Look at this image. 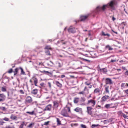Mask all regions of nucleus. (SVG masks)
Wrapping results in <instances>:
<instances>
[{"label":"nucleus","mask_w":128,"mask_h":128,"mask_svg":"<svg viewBox=\"0 0 128 128\" xmlns=\"http://www.w3.org/2000/svg\"><path fill=\"white\" fill-rule=\"evenodd\" d=\"M31 93L32 96L37 98H40L41 97V95L38 94V90L36 89L32 90L31 91Z\"/></svg>","instance_id":"obj_1"},{"label":"nucleus","mask_w":128,"mask_h":128,"mask_svg":"<svg viewBox=\"0 0 128 128\" xmlns=\"http://www.w3.org/2000/svg\"><path fill=\"white\" fill-rule=\"evenodd\" d=\"M96 101L94 100L91 99L88 101L87 104L88 105L92 107H94L96 105Z\"/></svg>","instance_id":"obj_2"},{"label":"nucleus","mask_w":128,"mask_h":128,"mask_svg":"<svg viewBox=\"0 0 128 128\" xmlns=\"http://www.w3.org/2000/svg\"><path fill=\"white\" fill-rule=\"evenodd\" d=\"M87 112L88 114L91 116H93V109L92 108V107L88 106L87 107Z\"/></svg>","instance_id":"obj_3"},{"label":"nucleus","mask_w":128,"mask_h":128,"mask_svg":"<svg viewBox=\"0 0 128 128\" xmlns=\"http://www.w3.org/2000/svg\"><path fill=\"white\" fill-rule=\"evenodd\" d=\"M118 0H114L112 1V10H116L118 6Z\"/></svg>","instance_id":"obj_4"},{"label":"nucleus","mask_w":128,"mask_h":128,"mask_svg":"<svg viewBox=\"0 0 128 128\" xmlns=\"http://www.w3.org/2000/svg\"><path fill=\"white\" fill-rule=\"evenodd\" d=\"M60 114L64 117H68L69 116V115L67 113V110L65 108L62 110Z\"/></svg>","instance_id":"obj_5"},{"label":"nucleus","mask_w":128,"mask_h":128,"mask_svg":"<svg viewBox=\"0 0 128 128\" xmlns=\"http://www.w3.org/2000/svg\"><path fill=\"white\" fill-rule=\"evenodd\" d=\"M88 17V16H80V20H78L77 21H74V22H76V24L80 21L82 22L84 21L87 19Z\"/></svg>","instance_id":"obj_6"},{"label":"nucleus","mask_w":128,"mask_h":128,"mask_svg":"<svg viewBox=\"0 0 128 128\" xmlns=\"http://www.w3.org/2000/svg\"><path fill=\"white\" fill-rule=\"evenodd\" d=\"M52 108V105L51 104H49L47 105L44 110V111H51Z\"/></svg>","instance_id":"obj_7"},{"label":"nucleus","mask_w":128,"mask_h":128,"mask_svg":"<svg viewBox=\"0 0 128 128\" xmlns=\"http://www.w3.org/2000/svg\"><path fill=\"white\" fill-rule=\"evenodd\" d=\"M68 32L69 33L74 34L76 32V29L75 28L70 27L68 29Z\"/></svg>","instance_id":"obj_8"},{"label":"nucleus","mask_w":128,"mask_h":128,"mask_svg":"<svg viewBox=\"0 0 128 128\" xmlns=\"http://www.w3.org/2000/svg\"><path fill=\"white\" fill-rule=\"evenodd\" d=\"M57 67L58 68H61L63 66V63L62 62L57 61L56 63Z\"/></svg>","instance_id":"obj_9"},{"label":"nucleus","mask_w":128,"mask_h":128,"mask_svg":"<svg viewBox=\"0 0 128 128\" xmlns=\"http://www.w3.org/2000/svg\"><path fill=\"white\" fill-rule=\"evenodd\" d=\"M6 98V96L3 94H0V102L4 101Z\"/></svg>","instance_id":"obj_10"},{"label":"nucleus","mask_w":128,"mask_h":128,"mask_svg":"<svg viewBox=\"0 0 128 128\" xmlns=\"http://www.w3.org/2000/svg\"><path fill=\"white\" fill-rule=\"evenodd\" d=\"M74 111L78 113H82V108L79 107H77L74 110Z\"/></svg>","instance_id":"obj_11"},{"label":"nucleus","mask_w":128,"mask_h":128,"mask_svg":"<svg viewBox=\"0 0 128 128\" xmlns=\"http://www.w3.org/2000/svg\"><path fill=\"white\" fill-rule=\"evenodd\" d=\"M109 97L108 96H103L102 98V102H105L109 98Z\"/></svg>","instance_id":"obj_12"},{"label":"nucleus","mask_w":128,"mask_h":128,"mask_svg":"<svg viewBox=\"0 0 128 128\" xmlns=\"http://www.w3.org/2000/svg\"><path fill=\"white\" fill-rule=\"evenodd\" d=\"M100 91L101 90L100 88H96L94 90V91L93 92V94H97L98 95H100Z\"/></svg>","instance_id":"obj_13"},{"label":"nucleus","mask_w":128,"mask_h":128,"mask_svg":"<svg viewBox=\"0 0 128 128\" xmlns=\"http://www.w3.org/2000/svg\"><path fill=\"white\" fill-rule=\"evenodd\" d=\"M26 102L28 103H30L32 101V98L30 96H28L26 99Z\"/></svg>","instance_id":"obj_14"},{"label":"nucleus","mask_w":128,"mask_h":128,"mask_svg":"<svg viewBox=\"0 0 128 128\" xmlns=\"http://www.w3.org/2000/svg\"><path fill=\"white\" fill-rule=\"evenodd\" d=\"M54 106L55 108L57 109L59 106V104L58 101H54Z\"/></svg>","instance_id":"obj_15"},{"label":"nucleus","mask_w":128,"mask_h":128,"mask_svg":"<svg viewBox=\"0 0 128 128\" xmlns=\"http://www.w3.org/2000/svg\"><path fill=\"white\" fill-rule=\"evenodd\" d=\"M106 84H112V80L111 79L109 78H107L106 79Z\"/></svg>","instance_id":"obj_16"},{"label":"nucleus","mask_w":128,"mask_h":128,"mask_svg":"<svg viewBox=\"0 0 128 128\" xmlns=\"http://www.w3.org/2000/svg\"><path fill=\"white\" fill-rule=\"evenodd\" d=\"M10 118L13 120H17L18 118L14 114H12L10 116Z\"/></svg>","instance_id":"obj_17"},{"label":"nucleus","mask_w":128,"mask_h":128,"mask_svg":"<svg viewBox=\"0 0 128 128\" xmlns=\"http://www.w3.org/2000/svg\"><path fill=\"white\" fill-rule=\"evenodd\" d=\"M32 79L34 81L35 86H38L37 84L38 82V79L36 77L33 78H32Z\"/></svg>","instance_id":"obj_18"},{"label":"nucleus","mask_w":128,"mask_h":128,"mask_svg":"<svg viewBox=\"0 0 128 128\" xmlns=\"http://www.w3.org/2000/svg\"><path fill=\"white\" fill-rule=\"evenodd\" d=\"M46 64L47 66L49 67L52 66L54 64L53 62L51 61L48 62L46 63Z\"/></svg>","instance_id":"obj_19"},{"label":"nucleus","mask_w":128,"mask_h":128,"mask_svg":"<svg viewBox=\"0 0 128 128\" xmlns=\"http://www.w3.org/2000/svg\"><path fill=\"white\" fill-rule=\"evenodd\" d=\"M55 83L56 85L57 86L60 88H61L62 86V84H60L59 82L58 81H56L55 82Z\"/></svg>","instance_id":"obj_20"},{"label":"nucleus","mask_w":128,"mask_h":128,"mask_svg":"<svg viewBox=\"0 0 128 128\" xmlns=\"http://www.w3.org/2000/svg\"><path fill=\"white\" fill-rule=\"evenodd\" d=\"M79 100V98H75L74 99V104H78Z\"/></svg>","instance_id":"obj_21"},{"label":"nucleus","mask_w":128,"mask_h":128,"mask_svg":"<svg viewBox=\"0 0 128 128\" xmlns=\"http://www.w3.org/2000/svg\"><path fill=\"white\" fill-rule=\"evenodd\" d=\"M100 72L103 73H106L107 72V70L106 68L100 69Z\"/></svg>","instance_id":"obj_22"},{"label":"nucleus","mask_w":128,"mask_h":128,"mask_svg":"<svg viewBox=\"0 0 128 128\" xmlns=\"http://www.w3.org/2000/svg\"><path fill=\"white\" fill-rule=\"evenodd\" d=\"M45 50H52V49L51 47L50 46H48L46 45V46L45 48Z\"/></svg>","instance_id":"obj_23"},{"label":"nucleus","mask_w":128,"mask_h":128,"mask_svg":"<svg viewBox=\"0 0 128 128\" xmlns=\"http://www.w3.org/2000/svg\"><path fill=\"white\" fill-rule=\"evenodd\" d=\"M26 113L27 114H28L30 115H36V114H35V112L34 111H33L32 112H26Z\"/></svg>","instance_id":"obj_24"},{"label":"nucleus","mask_w":128,"mask_h":128,"mask_svg":"<svg viewBox=\"0 0 128 128\" xmlns=\"http://www.w3.org/2000/svg\"><path fill=\"white\" fill-rule=\"evenodd\" d=\"M19 68L21 70V74L25 75H26L23 69L21 67H20Z\"/></svg>","instance_id":"obj_25"},{"label":"nucleus","mask_w":128,"mask_h":128,"mask_svg":"<svg viewBox=\"0 0 128 128\" xmlns=\"http://www.w3.org/2000/svg\"><path fill=\"white\" fill-rule=\"evenodd\" d=\"M20 69L19 68H16L14 72V75L15 76L17 74V73L18 72V70Z\"/></svg>","instance_id":"obj_26"},{"label":"nucleus","mask_w":128,"mask_h":128,"mask_svg":"<svg viewBox=\"0 0 128 128\" xmlns=\"http://www.w3.org/2000/svg\"><path fill=\"white\" fill-rule=\"evenodd\" d=\"M57 122L58 125H60L61 124V122L60 121V120L58 118H56Z\"/></svg>","instance_id":"obj_27"},{"label":"nucleus","mask_w":128,"mask_h":128,"mask_svg":"<svg viewBox=\"0 0 128 128\" xmlns=\"http://www.w3.org/2000/svg\"><path fill=\"white\" fill-rule=\"evenodd\" d=\"M6 87L4 86V87H2L1 88V90L2 92H5L7 91L6 89Z\"/></svg>","instance_id":"obj_28"},{"label":"nucleus","mask_w":128,"mask_h":128,"mask_svg":"<svg viewBox=\"0 0 128 128\" xmlns=\"http://www.w3.org/2000/svg\"><path fill=\"white\" fill-rule=\"evenodd\" d=\"M34 124V123L32 122L28 126V127L30 128H32Z\"/></svg>","instance_id":"obj_29"},{"label":"nucleus","mask_w":128,"mask_h":128,"mask_svg":"<svg viewBox=\"0 0 128 128\" xmlns=\"http://www.w3.org/2000/svg\"><path fill=\"white\" fill-rule=\"evenodd\" d=\"M45 54L47 56H51V54L50 53V52L49 50H47L45 52Z\"/></svg>","instance_id":"obj_30"},{"label":"nucleus","mask_w":128,"mask_h":128,"mask_svg":"<svg viewBox=\"0 0 128 128\" xmlns=\"http://www.w3.org/2000/svg\"><path fill=\"white\" fill-rule=\"evenodd\" d=\"M87 91V94H88L89 93V90L87 89L86 86H85L84 88V91Z\"/></svg>","instance_id":"obj_31"},{"label":"nucleus","mask_w":128,"mask_h":128,"mask_svg":"<svg viewBox=\"0 0 128 128\" xmlns=\"http://www.w3.org/2000/svg\"><path fill=\"white\" fill-rule=\"evenodd\" d=\"M91 84V83L90 82H85V84L87 86H88L90 85Z\"/></svg>","instance_id":"obj_32"},{"label":"nucleus","mask_w":128,"mask_h":128,"mask_svg":"<svg viewBox=\"0 0 128 128\" xmlns=\"http://www.w3.org/2000/svg\"><path fill=\"white\" fill-rule=\"evenodd\" d=\"M106 48L107 49H108L110 50H112V48L111 47L109 46H106Z\"/></svg>","instance_id":"obj_33"},{"label":"nucleus","mask_w":128,"mask_h":128,"mask_svg":"<svg viewBox=\"0 0 128 128\" xmlns=\"http://www.w3.org/2000/svg\"><path fill=\"white\" fill-rule=\"evenodd\" d=\"M102 35L103 36H109L110 35L108 34H105L104 32H102Z\"/></svg>","instance_id":"obj_34"},{"label":"nucleus","mask_w":128,"mask_h":128,"mask_svg":"<svg viewBox=\"0 0 128 128\" xmlns=\"http://www.w3.org/2000/svg\"><path fill=\"white\" fill-rule=\"evenodd\" d=\"M78 124H71V126L72 127H73L74 126H78Z\"/></svg>","instance_id":"obj_35"},{"label":"nucleus","mask_w":128,"mask_h":128,"mask_svg":"<svg viewBox=\"0 0 128 128\" xmlns=\"http://www.w3.org/2000/svg\"><path fill=\"white\" fill-rule=\"evenodd\" d=\"M99 125L98 124H93L92 126V128H94L98 127Z\"/></svg>","instance_id":"obj_36"},{"label":"nucleus","mask_w":128,"mask_h":128,"mask_svg":"<svg viewBox=\"0 0 128 128\" xmlns=\"http://www.w3.org/2000/svg\"><path fill=\"white\" fill-rule=\"evenodd\" d=\"M122 116L124 118L128 119V116H126L125 114H122Z\"/></svg>","instance_id":"obj_37"},{"label":"nucleus","mask_w":128,"mask_h":128,"mask_svg":"<svg viewBox=\"0 0 128 128\" xmlns=\"http://www.w3.org/2000/svg\"><path fill=\"white\" fill-rule=\"evenodd\" d=\"M24 122H23L22 124L20 125V126L19 128H23L24 126Z\"/></svg>","instance_id":"obj_38"},{"label":"nucleus","mask_w":128,"mask_h":128,"mask_svg":"<svg viewBox=\"0 0 128 128\" xmlns=\"http://www.w3.org/2000/svg\"><path fill=\"white\" fill-rule=\"evenodd\" d=\"M109 88V87L108 86L106 88V93H109V92L108 90Z\"/></svg>","instance_id":"obj_39"},{"label":"nucleus","mask_w":128,"mask_h":128,"mask_svg":"<svg viewBox=\"0 0 128 128\" xmlns=\"http://www.w3.org/2000/svg\"><path fill=\"white\" fill-rule=\"evenodd\" d=\"M40 72H41L42 73L45 72V73H48L50 74H51V73L49 72L48 71H46L45 70H44L43 71H40Z\"/></svg>","instance_id":"obj_40"},{"label":"nucleus","mask_w":128,"mask_h":128,"mask_svg":"<svg viewBox=\"0 0 128 128\" xmlns=\"http://www.w3.org/2000/svg\"><path fill=\"white\" fill-rule=\"evenodd\" d=\"M110 104H106V105L105 107L107 108H110Z\"/></svg>","instance_id":"obj_41"},{"label":"nucleus","mask_w":128,"mask_h":128,"mask_svg":"<svg viewBox=\"0 0 128 128\" xmlns=\"http://www.w3.org/2000/svg\"><path fill=\"white\" fill-rule=\"evenodd\" d=\"M6 128H15L14 126H6Z\"/></svg>","instance_id":"obj_42"},{"label":"nucleus","mask_w":128,"mask_h":128,"mask_svg":"<svg viewBox=\"0 0 128 128\" xmlns=\"http://www.w3.org/2000/svg\"><path fill=\"white\" fill-rule=\"evenodd\" d=\"M80 127L82 128H86V126L83 124H81L80 125Z\"/></svg>","instance_id":"obj_43"},{"label":"nucleus","mask_w":128,"mask_h":128,"mask_svg":"<svg viewBox=\"0 0 128 128\" xmlns=\"http://www.w3.org/2000/svg\"><path fill=\"white\" fill-rule=\"evenodd\" d=\"M45 84L44 83H42L40 84L41 86L44 88L45 87Z\"/></svg>","instance_id":"obj_44"},{"label":"nucleus","mask_w":128,"mask_h":128,"mask_svg":"<svg viewBox=\"0 0 128 128\" xmlns=\"http://www.w3.org/2000/svg\"><path fill=\"white\" fill-rule=\"evenodd\" d=\"M2 120H3L6 121V122H8L9 121V119L6 118H4Z\"/></svg>","instance_id":"obj_45"},{"label":"nucleus","mask_w":128,"mask_h":128,"mask_svg":"<svg viewBox=\"0 0 128 128\" xmlns=\"http://www.w3.org/2000/svg\"><path fill=\"white\" fill-rule=\"evenodd\" d=\"M66 52H64V53H63V55H60L59 56L60 57L62 58V57H64L66 56L64 54V53Z\"/></svg>","instance_id":"obj_46"},{"label":"nucleus","mask_w":128,"mask_h":128,"mask_svg":"<svg viewBox=\"0 0 128 128\" xmlns=\"http://www.w3.org/2000/svg\"><path fill=\"white\" fill-rule=\"evenodd\" d=\"M13 72V70L11 68L8 71V73L10 74L12 73Z\"/></svg>","instance_id":"obj_47"},{"label":"nucleus","mask_w":128,"mask_h":128,"mask_svg":"<svg viewBox=\"0 0 128 128\" xmlns=\"http://www.w3.org/2000/svg\"><path fill=\"white\" fill-rule=\"evenodd\" d=\"M37 64L38 66H42L43 65V64L42 62H39L37 63Z\"/></svg>","instance_id":"obj_48"},{"label":"nucleus","mask_w":128,"mask_h":128,"mask_svg":"<svg viewBox=\"0 0 128 128\" xmlns=\"http://www.w3.org/2000/svg\"><path fill=\"white\" fill-rule=\"evenodd\" d=\"M19 92L21 94H24V91L22 90H20L19 91Z\"/></svg>","instance_id":"obj_49"},{"label":"nucleus","mask_w":128,"mask_h":128,"mask_svg":"<svg viewBox=\"0 0 128 128\" xmlns=\"http://www.w3.org/2000/svg\"><path fill=\"white\" fill-rule=\"evenodd\" d=\"M78 94H82L83 95L84 94V91H82L78 93Z\"/></svg>","instance_id":"obj_50"},{"label":"nucleus","mask_w":128,"mask_h":128,"mask_svg":"<svg viewBox=\"0 0 128 128\" xmlns=\"http://www.w3.org/2000/svg\"><path fill=\"white\" fill-rule=\"evenodd\" d=\"M66 108H67V110L68 111V112H71L70 109V108L69 107H66Z\"/></svg>","instance_id":"obj_51"},{"label":"nucleus","mask_w":128,"mask_h":128,"mask_svg":"<svg viewBox=\"0 0 128 128\" xmlns=\"http://www.w3.org/2000/svg\"><path fill=\"white\" fill-rule=\"evenodd\" d=\"M1 109L3 111H6V109L5 107H2L1 108Z\"/></svg>","instance_id":"obj_52"},{"label":"nucleus","mask_w":128,"mask_h":128,"mask_svg":"<svg viewBox=\"0 0 128 128\" xmlns=\"http://www.w3.org/2000/svg\"><path fill=\"white\" fill-rule=\"evenodd\" d=\"M81 100L82 102H84L86 101V99L84 98H82Z\"/></svg>","instance_id":"obj_53"},{"label":"nucleus","mask_w":128,"mask_h":128,"mask_svg":"<svg viewBox=\"0 0 128 128\" xmlns=\"http://www.w3.org/2000/svg\"><path fill=\"white\" fill-rule=\"evenodd\" d=\"M48 86L49 87V88H51L52 86H51V83L50 82H48Z\"/></svg>","instance_id":"obj_54"},{"label":"nucleus","mask_w":128,"mask_h":128,"mask_svg":"<svg viewBox=\"0 0 128 128\" xmlns=\"http://www.w3.org/2000/svg\"><path fill=\"white\" fill-rule=\"evenodd\" d=\"M63 40H61L60 42L62 43V44L64 45V44H66L67 43V42H63L62 41Z\"/></svg>","instance_id":"obj_55"},{"label":"nucleus","mask_w":128,"mask_h":128,"mask_svg":"<svg viewBox=\"0 0 128 128\" xmlns=\"http://www.w3.org/2000/svg\"><path fill=\"white\" fill-rule=\"evenodd\" d=\"M50 122L49 121H48V122H45L44 123V125H48V124Z\"/></svg>","instance_id":"obj_56"},{"label":"nucleus","mask_w":128,"mask_h":128,"mask_svg":"<svg viewBox=\"0 0 128 128\" xmlns=\"http://www.w3.org/2000/svg\"><path fill=\"white\" fill-rule=\"evenodd\" d=\"M0 124L1 125H3L5 123V122L3 121L0 122Z\"/></svg>","instance_id":"obj_57"},{"label":"nucleus","mask_w":128,"mask_h":128,"mask_svg":"<svg viewBox=\"0 0 128 128\" xmlns=\"http://www.w3.org/2000/svg\"><path fill=\"white\" fill-rule=\"evenodd\" d=\"M84 60L85 61H86V62H90V61L88 60H87V59H84Z\"/></svg>","instance_id":"obj_58"},{"label":"nucleus","mask_w":128,"mask_h":128,"mask_svg":"<svg viewBox=\"0 0 128 128\" xmlns=\"http://www.w3.org/2000/svg\"><path fill=\"white\" fill-rule=\"evenodd\" d=\"M32 80H33L32 78L30 80V82L32 84V85H33V84H32Z\"/></svg>","instance_id":"obj_59"},{"label":"nucleus","mask_w":128,"mask_h":128,"mask_svg":"<svg viewBox=\"0 0 128 128\" xmlns=\"http://www.w3.org/2000/svg\"><path fill=\"white\" fill-rule=\"evenodd\" d=\"M65 77V76L64 75H62L61 76V78H63Z\"/></svg>","instance_id":"obj_60"},{"label":"nucleus","mask_w":128,"mask_h":128,"mask_svg":"<svg viewBox=\"0 0 128 128\" xmlns=\"http://www.w3.org/2000/svg\"><path fill=\"white\" fill-rule=\"evenodd\" d=\"M125 74L126 75L128 76V71H126L125 73Z\"/></svg>","instance_id":"obj_61"},{"label":"nucleus","mask_w":128,"mask_h":128,"mask_svg":"<svg viewBox=\"0 0 128 128\" xmlns=\"http://www.w3.org/2000/svg\"><path fill=\"white\" fill-rule=\"evenodd\" d=\"M117 70L118 72H119L120 71H121V70L120 69H117Z\"/></svg>","instance_id":"obj_62"},{"label":"nucleus","mask_w":128,"mask_h":128,"mask_svg":"<svg viewBox=\"0 0 128 128\" xmlns=\"http://www.w3.org/2000/svg\"><path fill=\"white\" fill-rule=\"evenodd\" d=\"M120 62L121 63V64H123V63L124 62L123 60H121L120 61Z\"/></svg>","instance_id":"obj_63"},{"label":"nucleus","mask_w":128,"mask_h":128,"mask_svg":"<svg viewBox=\"0 0 128 128\" xmlns=\"http://www.w3.org/2000/svg\"><path fill=\"white\" fill-rule=\"evenodd\" d=\"M121 25H122V26H124L123 27V28H124V26H125V24H124L123 23H122L121 24Z\"/></svg>","instance_id":"obj_64"}]
</instances>
